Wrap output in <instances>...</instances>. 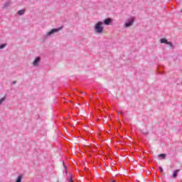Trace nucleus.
<instances>
[{
  "mask_svg": "<svg viewBox=\"0 0 182 182\" xmlns=\"http://www.w3.org/2000/svg\"><path fill=\"white\" fill-rule=\"evenodd\" d=\"M96 33H103V22L102 21H98L94 28Z\"/></svg>",
  "mask_w": 182,
  "mask_h": 182,
  "instance_id": "1",
  "label": "nucleus"
},
{
  "mask_svg": "<svg viewBox=\"0 0 182 182\" xmlns=\"http://www.w3.org/2000/svg\"><path fill=\"white\" fill-rule=\"evenodd\" d=\"M63 26H61L60 28H53L50 30V31L48 32L45 36L44 38H49V36H50L51 35H53V33H56L58 32H59V31H61L63 29Z\"/></svg>",
  "mask_w": 182,
  "mask_h": 182,
  "instance_id": "2",
  "label": "nucleus"
},
{
  "mask_svg": "<svg viewBox=\"0 0 182 182\" xmlns=\"http://www.w3.org/2000/svg\"><path fill=\"white\" fill-rule=\"evenodd\" d=\"M160 43H166V45H168L172 48V49H174V45H173L172 42L168 41L166 38H162L160 39Z\"/></svg>",
  "mask_w": 182,
  "mask_h": 182,
  "instance_id": "3",
  "label": "nucleus"
},
{
  "mask_svg": "<svg viewBox=\"0 0 182 182\" xmlns=\"http://www.w3.org/2000/svg\"><path fill=\"white\" fill-rule=\"evenodd\" d=\"M133 23H134V18H131L128 22H125L124 28H130V26H133Z\"/></svg>",
  "mask_w": 182,
  "mask_h": 182,
  "instance_id": "4",
  "label": "nucleus"
},
{
  "mask_svg": "<svg viewBox=\"0 0 182 182\" xmlns=\"http://www.w3.org/2000/svg\"><path fill=\"white\" fill-rule=\"evenodd\" d=\"M41 63V57H36L33 62V65L39 66V63Z\"/></svg>",
  "mask_w": 182,
  "mask_h": 182,
  "instance_id": "5",
  "label": "nucleus"
},
{
  "mask_svg": "<svg viewBox=\"0 0 182 182\" xmlns=\"http://www.w3.org/2000/svg\"><path fill=\"white\" fill-rule=\"evenodd\" d=\"M102 23H105V25H107V26L110 25V23H112V18H105Z\"/></svg>",
  "mask_w": 182,
  "mask_h": 182,
  "instance_id": "6",
  "label": "nucleus"
},
{
  "mask_svg": "<svg viewBox=\"0 0 182 182\" xmlns=\"http://www.w3.org/2000/svg\"><path fill=\"white\" fill-rule=\"evenodd\" d=\"M25 12H26V10L24 9H21L17 11L18 15H19L20 16H22V15H23V14H25Z\"/></svg>",
  "mask_w": 182,
  "mask_h": 182,
  "instance_id": "7",
  "label": "nucleus"
},
{
  "mask_svg": "<svg viewBox=\"0 0 182 182\" xmlns=\"http://www.w3.org/2000/svg\"><path fill=\"white\" fill-rule=\"evenodd\" d=\"M180 172V170L179 169H176L173 171V178H177V176L178 174V173Z\"/></svg>",
  "mask_w": 182,
  "mask_h": 182,
  "instance_id": "8",
  "label": "nucleus"
},
{
  "mask_svg": "<svg viewBox=\"0 0 182 182\" xmlns=\"http://www.w3.org/2000/svg\"><path fill=\"white\" fill-rule=\"evenodd\" d=\"M23 176L22 175H19L18 176V178H16L15 182H22V178H23Z\"/></svg>",
  "mask_w": 182,
  "mask_h": 182,
  "instance_id": "9",
  "label": "nucleus"
},
{
  "mask_svg": "<svg viewBox=\"0 0 182 182\" xmlns=\"http://www.w3.org/2000/svg\"><path fill=\"white\" fill-rule=\"evenodd\" d=\"M11 6V1H6L5 4H4V8H8L9 6Z\"/></svg>",
  "mask_w": 182,
  "mask_h": 182,
  "instance_id": "10",
  "label": "nucleus"
},
{
  "mask_svg": "<svg viewBox=\"0 0 182 182\" xmlns=\"http://www.w3.org/2000/svg\"><path fill=\"white\" fill-rule=\"evenodd\" d=\"M5 99H6V97H4L0 100V106L4 103V102H5Z\"/></svg>",
  "mask_w": 182,
  "mask_h": 182,
  "instance_id": "11",
  "label": "nucleus"
},
{
  "mask_svg": "<svg viewBox=\"0 0 182 182\" xmlns=\"http://www.w3.org/2000/svg\"><path fill=\"white\" fill-rule=\"evenodd\" d=\"M159 157H161V159H166V154H161L159 155Z\"/></svg>",
  "mask_w": 182,
  "mask_h": 182,
  "instance_id": "12",
  "label": "nucleus"
},
{
  "mask_svg": "<svg viewBox=\"0 0 182 182\" xmlns=\"http://www.w3.org/2000/svg\"><path fill=\"white\" fill-rule=\"evenodd\" d=\"M6 43H3L1 45H0V49H4V48H5L6 46Z\"/></svg>",
  "mask_w": 182,
  "mask_h": 182,
  "instance_id": "13",
  "label": "nucleus"
},
{
  "mask_svg": "<svg viewBox=\"0 0 182 182\" xmlns=\"http://www.w3.org/2000/svg\"><path fill=\"white\" fill-rule=\"evenodd\" d=\"M69 182H73V176H72V174L70 173V181Z\"/></svg>",
  "mask_w": 182,
  "mask_h": 182,
  "instance_id": "14",
  "label": "nucleus"
},
{
  "mask_svg": "<svg viewBox=\"0 0 182 182\" xmlns=\"http://www.w3.org/2000/svg\"><path fill=\"white\" fill-rule=\"evenodd\" d=\"M63 166H64V168H65V173L68 174V168L65 165V162H63Z\"/></svg>",
  "mask_w": 182,
  "mask_h": 182,
  "instance_id": "15",
  "label": "nucleus"
},
{
  "mask_svg": "<svg viewBox=\"0 0 182 182\" xmlns=\"http://www.w3.org/2000/svg\"><path fill=\"white\" fill-rule=\"evenodd\" d=\"M160 173H163V167L159 166Z\"/></svg>",
  "mask_w": 182,
  "mask_h": 182,
  "instance_id": "16",
  "label": "nucleus"
},
{
  "mask_svg": "<svg viewBox=\"0 0 182 182\" xmlns=\"http://www.w3.org/2000/svg\"><path fill=\"white\" fill-rule=\"evenodd\" d=\"M12 84L13 85H16V81H13Z\"/></svg>",
  "mask_w": 182,
  "mask_h": 182,
  "instance_id": "17",
  "label": "nucleus"
},
{
  "mask_svg": "<svg viewBox=\"0 0 182 182\" xmlns=\"http://www.w3.org/2000/svg\"><path fill=\"white\" fill-rule=\"evenodd\" d=\"M111 182H116V181L112 179V180H111Z\"/></svg>",
  "mask_w": 182,
  "mask_h": 182,
  "instance_id": "18",
  "label": "nucleus"
},
{
  "mask_svg": "<svg viewBox=\"0 0 182 182\" xmlns=\"http://www.w3.org/2000/svg\"><path fill=\"white\" fill-rule=\"evenodd\" d=\"M142 134H147V133H144V132H142Z\"/></svg>",
  "mask_w": 182,
  "mask_h": 182,
  "instance_id": "19",
  "label": "nucleus"
},
{
  "mask_svg": "<svg viewBox=\"0 0 182 182\" xmlns=\"http://www.w3.org/2000/svg\"><path fill=\"white\" fill-rule=\"evenodd\" d=\"M181 12H182V9H181Z\"/></svg>",
  "mask_w": 182,
  "mask_h": 182,
  "instance_id": "20",
  "label": "nucleus"
}]
</instances>
